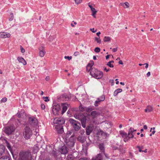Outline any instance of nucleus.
Instances as JSON below:
<instances>
[{
  "label": "nucleus",
  "mask_w": 160,
  "mask_h": 160,
  "mask_svg": "<svg viewBox=\"0 0 160 160\" xmlns=\"http://www.w3.org/2000/svg\"><path fill=\"white\" fill-rule=\"evenodd\" d=\"M12 154L15 160H31V154L28 152L21 151L18 155L12 153Z\"/></svg>",
  "instance_id": "nucleus-1"
},
{
  "label": "nucleus",
  "mask_w": 160,
  "mask_h": 160,
  "mask_svg": "<svg viewBox=\"0 0 160 160\" xmlns=\"http://www.w3.org/2000/svg\"><path fill=\"white\" fill-rule=\"evenodd\" d=\"M89 70L90 71V75L92 77L96 79H100L102 78L103 76V72L94 68H90Z\"/></svg>",
  "instance_id": "nucleus-2"
},
{
  "label": "nucleus",
  "mask_w": 160,
  "mask_h": 160,
  "mask_svg": "<svg viewBox=\"0 0 160 160\" xmlns=\"http://www.w3.org/2000/svg\"><path fill=\"white\" fill-rule=\"evenodd\" d=\"M68 121L75 131H78L80 129L81 124L79 122L72 118H70Z\"/></svg>",
  "instance_id": "nucleus-3"
},
{
  "label": "nucleus",
  "mask_w": 160,
  "mask_h": 160,
  "mask_svg": "<svg viewBox=\"0 0 160 160\" xmlns=\"http://www.w3.org/2000/svg\"><path fill=\"white\" fill-rule=\"evenodd\" d=\"M74 117L76 119L81 121L82 126L83 128H85L86 127V124L87 119L86 116L83 114H82L76 115V116H75Z\"/></svg>",
  "instance_id": "nucleus-4"
},
{
  "label": "nucleus",
  "mask_w": 160,
  "mask_h": 160,
  "mask_svg": "<svg viewBox=\"0 0 160 160\" xmlns=\"http://www.w3.org/2000/svg\"><path fill=\"white\" fill-rule=\"evenodd\" d=\"M23 134L24 138L26 139H28L32 135V133L30 128L26 126L23 130Z\"/></svg>",
  "instance_id": "nucleus-5"
},
{
  "label": "nucleus",
  "mask_w": 160,
  "mask_h": 160,
  "mask_svg": "<svg viewBox=\"0 0 160 160\" xmlns=\"http://www.w3.org/2000/svg\"><path fill=\"white\" fill-rule=\"evenodd\" d=\"M61 106L60 104L57 103H53L52 107V112L54 115H58L60 113Z\"/></svg>",
  "instance_id": "nucleus-6"
},
{
  "label": "nucleus",
  "mask_w": 160,
  "mask_h": 160,
  "mask_svg": "<svg viewBox=\"0 0 160 160\" xmlns=\"http://www.w3.org/2000/svg\"><path fill=\"white\" fill-rule=\"evenodd\" d=\"M66 143L68 147L71 148L74 146L75 142H74V137L73 135L70 136L68 140V139H66Z\"/></svg>",
  "instance_id": "nucleus-7"
},
{
  "label": "nucleus",
  "mask_w": 160,
  "mask_h": 160,
  "mask_svg": "<svg viewBox=\"0 0 160 160\" xmlns=\"http://www.w3.org/2000/svg\"><path fill=\"white\" fill-rule=\"evenodd\" d=\"M29 123L32 127L36 126L38 123L37 119L34 117H29L28 118Z\"/></svg>",
  "instance_id": "nucleus-8"
},
{
  "label": "nucleus",
  "mask_w": 160,
  "mask_h": 160,
  "mask_svg": "<svg viewBox=\"0 0 160 160\" xmlns=\"http://www.w3.org/2000/svg\"><path fill=\"white\" fill-rule=\"evenodd\" d=\"M15 130L13 126L10 125L4 128V132L6 134L10 135L12 134Z\"/></svg>",
  "instance_id": "nucleus-9"
},
{
  "label": "nucleus",
  "mask_w": 160,
  "mask_h": 160,
  "mask_svg": "<svg viewBox=\"0 0 160 160\" xmlns=\"http://www.w3.org/2000/svg\"><path fill=\"white\" fill-rule=\"evenodd\" d=\"M65 120L63 118H56L54 119V123L57 125H62L64 123Z\"/></svg>",
  "instance_id": "nucleus-10"
},
{
  "label": "nucleus",
  "mask_w": 160,
  "mask_h": 160,
  "mask_svg": "<svg viewBox=\"0 0 160 160\" xmlns=\"http://www.w3.org/2000/svg\"><path fill=\"white\" fill-rule=\"evenodd\" d=\"M54 127L58 133L62 134L63 132V126L62 125H56L54 126Z\"/></svg>",
  "instance_id": "nucleus-11"
},
{
  "label": "nucleus",
  "mask_w": 160,
  "mask_h": 160,
  "mask_svg": "<svg viewBox=\"0 0 160 160\" xmlns=\"http://www.w3.org/2000/svg\"><path fill=\"white\" fill-rule=\"evenodd\" d=\"M7 151L3 145H0V157L7 153Z\"/></svg>",
  "instance_id": "nucleus-12"
},
{
  "label": "nucleus",
  "mask_w": 160,
  "mask_h": 160,
  "mask_svg": "<svg viewBox=\"0 0 160 160\" xmlns=\"http://www.w3.org/2000/svg\"><path fill=\"white\" fill-rule=\"evenodd\" d=\"M93 128V125L92 124H89L86 128V133L87 135H88L92 132Z\"/></svg>",
  "instance_id": "nucleus-13"
},
{
  "label": "nucleus",
  "mask_w": 160,
  "mask_h": 160,
  "mask_svg": "<svg viewBox=\"0 0 160 160\" xmlns=\"http://www.w3.org/2000/svg\"><path fill=\"white\" fill-rule=\"evenodd\" d=\"M59 151L62 154H66L68 152V149L66 146L64 145L61 148L59 149Z\"/></svg>",
  "instance_id": "nucleus-14"
},
{
  "label": "nucleus",
  "mask_w": 160,
  "mask_h": 160,
  "mask_svg": "<svg viewBox=\"0 0 160 160\" xmlns=\"http://www.w3.org/2000/svg\"><path fill=\"white\" fill-rule=\"evenodd\" d=\"M61 105L62 106V111L61 114L63 115L67 110L68 104L67 103H62Z\"/></svg>",
  "instance_id": "nucleus-15"
},
{
  "label": "nucleus",
  "mask_w": 160,
  "mask_h": 160,
  "mask_svg": "<svg viewBox=\"0 0 160 160\" xmlns=\"http://www.w3.org/2000/svg\"><path fill=\"white\" fill-rule=\"evenodd\" d=\"M17 117L19 118H23L24 116L26 115V113H25L24 110L22 109L21 110L20 112H18L17 114Z\"/></svg>",
  "instance_id": "nucleus-16"
},
{
  "label": "nucleus",
  "mask_w": 160,
  "mask_h": 160,
  "mask_svg": "<svg viewBox=\"0 0 160 160\" xmlns=\"http://www.w3.org/2000/svg\"><path fill=\"white\" fill-rule=\"evenodd\" d=\"M0 160H12V159L9 154L7 153L0 158Z\"/></svg>",
  "instance_id": "nucleus-17"
},
{
  "label": "nucleus",
  "mask_w": 160,
  "mask_h": 160,
  "mask_svg": "<svg viewBox=\"0 0 160 160\" xmlns=\"http://www.w3.org/2000/svg\"><path fill=\"white\" fill-rule=\"evenodd\" d=\"M86 137L82 135L78 136L77 138V140L81 143H83L86 140Z\"/></svg>",
  "instance_id": "nucleus-18"
},
{
  "label": "nucleus",
  "mask_w": 160,
  "mask_h": 160,
  "mask_svg": "<svg viewBox=\"0 0 160 160\" xmlns=\"http://www.w3.org/2000/svg\"><path fill=\"white\" fill-rule=\"evenodd\" d=\"M10 34L9 33H7L5 32H0V38H9Z\"/></svg>",
  "instance_id": "nucleus-19"
},
{
  "label": "nucleus",
  "mask_w": 160,
  "mask_h": 160,
  "mask_svg": "<svg viewBox=\"0 0 160 160\" xmlns=\"http://www.w3.org/2000/svg\"><path fill=\"white\" fill-rule=\"evenodd\" d=\"M39 56L41 57H43L44 56V55L46 53L45 51L44 50V47L42 46L41 47L39 48Z\"/></svg>",
  "instance_id": "nucleus-20"
},
{
  "label": "nucleus",
  "mask_w": 160,
  "mask_h": 160,
  "mask_svg": "<svg viewBox=\"0 0 160 160\" xmlns=\"http://www.w3.org/2000/svg\"><path fill=\"white\" fill-rule=\"evenodd\" d=\"M88 6L89 7V8H90L91 11L92 12V16L95 18H96V16H95V15L96 14V13L97 12V10L95 9V8H93V7L91 5H90L89 4V3H88Z\"/></svg>",
  "instance_id": "nucleus-21"
},
{
  "label": "nucleus",
  "mask_w": 160,
  "mask_h": 160,
  "mask_svg": "<svg viewBox=\"0 0 160 160\" xmlns=\"http://www.w3.org/2000/svg\"><path fill=\"white\" fill-rule=\"evenodd\" d=\"M60 100L63 101H68L69 100V98L67 95L64 94L60 97Z\"/></svg>",
  "instance_id": "nucleus-22"
},
{
  "label": "nucleus",
  "mask_w": 160,
  "mask_h": 160,
  "mask_svg": "<svg viewBox=\"0 0 160 160\" xmlns=\"http://www.w3.org/2000/svg\"><path fill=\"white\" fill-rule=\"evenodd\" d=\"M99 113L96 111H92L91 112L90 116L92 117L93 119L95 118H96L98 115Z\"/></svg>",
  "instance_id": "nucleus-23"
},
{
  "label": "nucleus",
  "mask_w": 160,
  "mask_h": 160,
  "mask_svg": "<svg viewBox=\"0 0 160 160\" xmlns=\"http://www.w3.org/2000/svg\"><path fill=\"white\" fill-rule=\"evenodd\" d=\"M17 60L19 62L22 63L23 65H26L27 64L26 62L25 59L21 57H18L17 58Z\"/></svg>",
  "instance_id": "nucleus-24"
},
{
  "label": "nucleus",
  "mask_w": 160,
  "mask_h": 160,
  "mask_svg": "<svg viewBox=\"0 0 160 160\" xmlns=\"http://www.w3.org/2000/svg\"><path fill=\"white\" fill-rule=\"evenodd\" d=\"M99 148L101 152V153H102V154H105V149L103 144L102 143L100 144L99 145Z\"/></svg>",
  "instance_id": "nucleus-25"
},
{
  "label": "nucleus",
  "mask_w": 160,
  "mask_h": 160,
  "mask_svg": "<svg viewBox=\"0 0 160 160\" xmlns=\"http://www.w3.org/2000/svg\"><path fill=\"white\" fill-rule=\"evenodd\" d=\"M85 109L86 110L85 112H87L89 113L94 110V108L93 107L90 106L88 107H86Z\"/></svg>",
  "instance_id": "nucleus-26"
},
{
  "label": "nucleus",
  "mask_w": 160,
  "mask_h": 160,
  "mask_svg": "<svg viewBox=\"0 0 160 160\" xmlns=\"http://www.w3.org/2000/svg\"><path fill=\"white\" fill-rule=\"evenodd\" d=\"M102 158V153H99L96 157L93 158L92 160H101Z\"/></svg>",
  "instance_id": "nucleus-27"
},
{
  "label": "nucleus",
  "mask_w": 160,
  "mask_h": 160,
  "mask_svg": "<svg viewBox=\"0 0 160 160\" xmlns=\"http://www.w3.org/2000/svg\"><path fill=\"white\" fill-rule=\"evenodd\" d=\"M120 5L122 6L125 8H128L129 7V5L128 2H126L125 3H121Z\"/></svg>",
  "instance_id": "nucleus-28"
},
{
  "label": "nucleus",
  "mask_w": 160,
  "mask_h": 160,
  "mask_svg": "<svg viewBox=\"0 0 160 160\" xmlns=\"http://www.w3.org/2000/svg\"><path fill=\"white\" fill-rule=\"evenodd\" d=\"M136 131V130H134L133 128H131L128 130V134H131V135H133V133Z\"/></svg>",
  "instance_id": "nucleus-29"
},
{
  "label": "nucleus",
  "mask_w": 160,
  "mask_h": 160,
  "mask_svg": "<svg viewBox=\"0 0 160 160\" xmlns=\"http://www.w3.org/2000/svg\"><path fill=\"white\" fill-rule=\"evenodd\" d=\"M111 147L112 148V150H118L121 152H122L121 148H118L117 147L114 145H112L111 146Z\"/></svg>",
  "instance_id": "nucleus-30"
},
{
  "label": "nucleus",
  "mask_w": 160,
  "mask_h": 160,
  "mask_svg": "<svg viewBox=\"0 0 160 160\" xmlns=\"http://www.w3.org/2000/svg\"><path fill=\"white\" fill-rule=\"evenodd\" d=\"M38 149L39 148L37 145L34 146L33 148V153H36L38 151Z\"/></svg>",
  "instance_id": "nucleus-31"
},
{
  "label": "nucleus",
  "mask_w": 160,
  "mask_h": 160,
  "mask_svg": "<svg viewBox=\"0 0 160 160\" xmlns=\"http://www.w3.org/2000/svg\"><path fill=\"white\" fill-rule=\"evenodd\" d=\"M134 137V136L132 135H131V136H127L126 137H124L123 140L124 142H128V140L131 138H133Z\"/></svg>",
  "instance_id": "nucleus-32"
},
{
  "label": "nucleus",
  "mask_w": 160,
  "mask_h": 160,
  "mask_svg": "<svg viewBox=\"0 0 160 160\" xmlns=\"http://www.w3.org/2000/svg\"><path fill=\"white\" fill-rule=\"evenodd\" d=\"M120 134L122 136V137L123 138H124L128 136V134L126 132H125L123 131H121L120 132Z\"/></svg>",
  "instance_id": "nucleus-33"
},
{
  "label": "nucleus",
  "mask_w": 160,
  "mask_h": 160,
  "mask_svg": "<svg viewBox=\"0 0 160 160\" xmlns=\"http://www.w3.org/2000/svg\"><path fill=\"white\" fill-rule=\"evenodd\" d=\"M86 108V107H83L82 106V105H81L79 106V110H80V111L81 112H83L84 111H85L86 110H85V108Z\"/></svg>",
  "instance_id": "nucleus-34"
},
{
  "label": "nucleus",
  "mask_w": 160,
  "mask_h": 160,
  "mask_svg": "<svg viewBox=\"0 0 160 160\" xmlns=\"http://www.w3.org/2000/svg\"><path fill=\"white\" fill-rule=\"evenodd\" d=\"M111 40V38L109 37L105 36L103 39V41L105 42H109Z\"/></svg>",
  "instance_id": "nucleus-35"
},
{
  "label": "nucleus",
  "mask_w": 160,
  "mask_h": 160,
  "mask_svg": "<svg viewBox=\"0 0 160 160\" xmlns=\"http://www.w3.org/2000/svg\"><path fill=\"white\" fill-rule=\"evenodd\" d=\"M101 102V101L99 100V99H98V98L97 99L96 101L94 102V105L95 106H98V105L100 104V102Z\"/></svg>",
  "instance_id": "nucleus-36"
},
{
  "label": "nucleus",
  "mask_w": 160,
  "mask_h": 160,
  "mask_svg": "<svg viewBox=\"0 0 160 160\" xmlns=\"http://www.w3.org/2000/svg\"><path fill=\"white\" fill-rule=\"evenodd\" d=\"M95 41H96L97 43L100 44L101 43V40L100 39V37L95 38Z\"/></svg>",
  "instance_id": "nucleus-37"
},
{
  "label": "nucleus",
  "mask_w": 160,
  "mask_h": 160,
  "mask_svg": "<svg viewBox=\"0 0 160 160\" xmlns=\"http://www.w3.org/2000/svg\"><path fill=\"white\" fill-rule=\"evenodd\" d=\"M146 108L148 109V112H150L152 111L153 110L152 107L149 105Z\"/></svg>",
  "instance_id": "nucleus-38"
},
{
  "label": "nucleus",
  "mask_w": 160,
  "mask_h": 160,
  "mask_svg": "<svg viewBox=\"0 0 160 160\" xmlns=\"http://www.w3.org/2000/svg\"><path fill=\"white\" fill-rule=\"evenodd\" d=\"M98 99H99V100L101 102L105 100V96L104 95H102L99 98H98Z\"/></svg>",
  "instance_id": "nucleus-39"
},
{
  "label": "nucleus",
  "mask_w": 160,
  "mask_h": 160,
  "mask_svg": "<svg viewBox=\"0 0 160 160\" xmlns=\"http://www.w3.org/2000/svg\"><path fill=\"white\" fill-rule=\"evenodd\" d=\"M6 146L11 151L12 150V148L10 143L8 142H7Z\"/></svg>",
  "instance_id": "nucleus-40"
},
{
  "label": "nucleus",
  "mask_w": 160,
  "mask_h": 160,
  "mask_svg": "<svg viewBox=\"0 0 160 160\" xmlns=\"http://www.w3.org/2000/svg\"><path fill=\"white\" fill-rule=\"evenodd\" d=\"M90 63H89L88 65V66H90L91 68H92V66L94 64V62L92 60H90Z\"/></svg>",
  "instance_id": "nucleus-41"
},
{
  "label": "nucleus",
  "mask_w": 160,
  "mask_h": 160,
  "mask_svg": "<svg viewBox=\"0 0 160 160\" xmlns=\"http://www.w3.org/2000/svg\"><path fill=\"white\" fill-rule=\"evenodd\" d=\"M14 18V16L13 14L12 13H11L10 14V17L9 18V20L10 21H12Z\"/></svg>",
  "instance_id": "nucleus-42"
},
{
  "label": "nucleus",
  "mask_w": 160,
  "mask_h": 160,
  "mask_svg": "<svg viewBox=\"0 0 160 160\" xmlns=\"http://www.w3.org/2000/svg\"><path fill=\"white\" fill-rule=\"evenodd\" d=\"M100 51V48L98 47H96L94 49V51L98 53Z\"/></svg>",
  "instance_id": "nucleus-43"
},
{
  "label": "nucleus",
  "mask_w": 160,
  "mask_h": 160,
  "mask_svg": "<svg viewBox=\"0 0 160 160\" xmlns=\"http://www.w3.org/2000/svg\"><path fill=\"white\" fill-rule=\"evenodd\" d=\"M7 100V98H3L1 100V102H6Z\"/></svg>",
  "instance_id": "nucleus-44"
},
{
  "label": "nucleus",
  "mask_w": 160,
  "mask_h": 160,
  "mask_svg": "<svg viewBox=\"0 0 160 160\" xmlns=\"http://www.w3.org/2000/svg\"><path fill=\"white\" fill-rule=\"evenodd\" d=\"M72 134V132H68L66 135V138H69V136Z\"/></svg>",
  "instance_id": "nucleus-45"
},
{
  "label": "nucleus",
  "mask_w": 160,
  "mask_h": 160,
  "mask_svg": "<svg viewBox=\"0 0 160 160\" xmlns=\"http://www.w3.org/2000/svg\"><path fill=\"white\" fill-rule=\"evenodd\" d=\"M107 65L110 68H113L114 67L113 65L111 64V63L110 62H108Z\"/></svg>",
  "instance_id": "nucleus-46"
},
{
  "label": "nucleus",
  "mask_w": 160,
  "mask_h": 160,
  "mask_svg": "<svg viewBox=\"0 0 160 160\" xmlns=\"http://www.w3.org/2000/svg\"><path fill=\"white\" fill-rule=\"evenodd\" d=\"M64 58L65 59H67L69 61L71 60L72 58V56H65L64 57Z\"/></svg>",
  "instance_id": "nucleus-47"
},
{
  "label": "nucleus",
  "mask_w": 160,
  "mask_h": 160,
  "mask_svg": "<svg viewBox=\"0 0 160 160\" xmlns=\"http://www.w3.org/2000/svg\"><path fill=\"white\" fill-rule=\"evenodd\" d=\"M21 51L22 53H24L25 52V50L24 49L22 46L20 47Z\"/></svg>",
  "instance_id": "nucleus-48"
},
{
  "label": "nucleus",
  "mask_w": 160,
  "mask_h": 160,
  "mask_svg": "<svg viewBox=\"0 0 160 160\" xmlns=\"http://www.w3.org/2000/svg\"><path fill=\"white\" fill-rule=\"evenodd\" d=\"M75 3L78 4L81 3L82 2V0H74Z\"/></svg>",
  "instance_id": "nucleus-49"
},
{
  "label": "nucleus",
  "mask_w": 160,
  "mask_h": 160,
  "mask_svg": "<svg viewBox=\"0 0 160 160\" xmlns=\"http://www.w3.org/2000/svg\"><path fill=\"white\" fill-rule=\"evenodd\" d=\"M115 91H116V92H117V93H118L120 92H121L122 91V90L120 88H118Z\"/></svg>",
  "instance_id": "nucleus-50"
},
{
  "label": "nucleus",
  "mask_w": 160,
  "mask_h": 160,
  "mask_svg": "<svg viewBox=\"0 0 160 160\" xmlns=\"http://www.w3.org/2000/svg\"><path fill=\"white\" fill-rule=\"evenodd\" d=\"M43 98H45V100H44V101L45 102H47L48 101H49V99H48V97H43Z\"/></svg>",
  "instance_id": "nucleus-51"
},
{
  "label": "nucleus",
  "mask_w": 160,
  "mask_h": 160,
  "mask_svg": "<svg viewBox=\"0 0 160 160\" xmlns=\"http://www.w3.org/2000/svg\"><path fill=\"white\" fill-rule=\"evenodd\" d=\"M136 148H137L138 149V151L140 152H142L143 151L142 150V149H141V147L140 146H136Z\"/></svg>",
  "instance_id": "nucleus-52"
},
{
  "label": "nucleus",
  "mask_w": 160,
  "mask_h": 160,
  "mask_svg": "<svg viewBox=\"0 0 160 160\" xmlns=\"http://www.w3.org/2000/svg\"><path fill=\"white\" fill-rule=\"evenodd\" d=\"M80 53L78 52H75L74 53V55L75 56H77L79 55Z\"/></svg>",
  "instance_id": "nucleus-53"
},
{
  "label": "nucleus",
  "mask_w": 160,
  "mask_h": 160,
  "mask_svg": "<svg viewBox=\"0 0 160 160\" xmlns=\"http://www.w3.org/2000/svg\"><path fill=\"white\" fill-rule=\"evenodd\" d=\"M41 108L42 109L44 110L45 109V106L44 104H41Z\"/></svg>",
  "instance_id": "nucleus-54"
},
{
  "label": "nucleus",
  "mask_w": 160,
  "mask_h": 160,
  "mask_svg": "<svg viewBox=\"0 0 160 160\" xmlns=\"http://www.w3.org/2000/svg\"><path fill=\"white\" fill-rule=\"evenodd\" d=\"M52 154L54 156H56V152L54 150L52 151Z\"/></svg>",
  "instance_id": "nucleus-55"
},
{
  "label": "nucleus",
  "mask_w": 160,
  "mask_h": 160,
  "mask_svg": "<svg viewBox=\"0 0 160 160\" xmlns=\"http://www.w3.org/2000/svg\"><path fill=\"white\" fill-rule=\"evenodd\" d=\"M79 132L82 135L84 132V130H81Z\"/></svg>",
  "instance_id": "nucleus-56"
},
{
  "label": "nucleus",
  "mask_w": 160,
  "mask_h": 160,
  "mask_svg": "<svg viewBox=\"0 0 160 160\" xmlns=\"http://www.w3.org/2000/svg\"><path fill=\"white\" fill-rule=\"evenodd\" d=\"M110 82H111V85L112 86L114 84V80H110Z\"/></svg>",
  "instance_id": "nucleus-57"
},
{
  "label": "nucleus",
  "mask_w": 160,
  "mask_h": 160,
  "mask_svg": "<svg viewBox=\"0 0 160 160\" xmlns=\"http://www.w3.org/2000/svg\"><path fill=\"white\" fill-rule=\"evenodd\" d=\"M94 28H91L90 30L92 32L94 33L96 32L97 30L96 29L95 31H94Z\"/></svg>",
  "instance_id": "nucleus-58"
},
{
  "label": "nucleus",
  "mask_w": 160,
  "mask_h": 160,
  "mask_svg": "<svg viewBox=\"0 0 160 160\" xmlns=\"http://www.w3.org/2000/svg\"><path fill=\"white\" fill-rule=\"evenodd\" d=\"M118 50V49H117V48H113L112 50V51L114 52H116Z\"/></svg>",
  "instance_id": "nucleus-59"
},
{
  "label": "nucleus",
  "mask_w": 160,
  "mask_h": 160,
  "mask_svg": "<svg viewBox=\"0 0 160 160\" xmlns=\"http://www.w3.org/2000/svg\"><path fill=\"white\" fill-rule=\"evenodd\" d=\"M110 70V69L109 68L107 69L106 67L104 68V70L106 72L109 71Z\"/></svg>",
  "instance_id": "nucleus-60"
},
{
  "label": "nucleus",
  "mask_w": 160,
  "mask_h": 160,
  "mask_svg": "<svg viewBox=\"0 0 160 160\" xmlns=\"http://www.w3.org/2000/svg\"><path fill=\"white\" fill-rule=\"evenodd\" d=\"M39 160H48L46 159H44V158H42V156H41L39 158Z\"/></svg>",
  "instance_id": "nucleus-61"
},
{
  "label": "nucleus",
  "mask_w": 160,
  "mask_h": 160,
  "mask_svg": "<svg viewBox=\"0 0 160 160\" xmlns=\"http://www.w3.org/2000/svg\"><path fill=\"white\" fill-rule=\"evenodd\" d=\"M50 79V77L49 76H47L46 77V80L47 81H48L49 80V79Z\"/></svg>",
  "instance_id": "nucleus-62"
},
{
  "label": "nucleus",
  "mask_w": 160,
  "mask_h": 160,
  "mask_svg": "<svg viewBox=\"0 0 160 160\" xmlns=\"http://www.w3.org/2000/svg\"><path fill=\"white\" fill-rule=\"evenodd\" d=\"M118 94V93H117V92H116V91H115L114 92L113 95H114V96H116Z\"/></svg>",
  "instance_id": "nucleus-63"
},
{
  "label": "nucleus",
  "mask_w": 160,
  "mask_h": 160,
  "mask_svg": "<svg viewBox=\"0 0 160 160\" xmlns=\"http://www.w3.org/2000/svg\"><path fill=\"white\" fill-rule=\"evenodd\" d=\"M150 72H148L147 74V76L148 77H149L150 75Z\"/></svg>",
  "instance_id": "nucleus-64"
}]
</instances>
